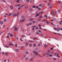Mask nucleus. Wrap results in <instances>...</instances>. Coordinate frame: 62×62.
<instances>
[{
  "mask_svg": "<svg viewBox=\"0 0 62 62\" xmlns=\"http://www.w3.org/2000/svg\"><path fill=\"white\" fill-rule=\"evenodd\" d=\"M19 13H14L13 15V17H16V16H18V15Z\"/></svg>",
  "mask_w": 62,
  "mask_h": 62,
  "instance_id": "f257e3e1",
  "label": "nucleus"
},
{
  "mask_svg": "<svg viewBox=\"0 0 62 62\" xmlns=\"http://www.w3.org/2000/svg\"><path fill=\"white\" fill-rule=\"evenodd\" d=\"M54 29L55 30H57V31H59L60 30V29L58 28H54Z\"/></svg>",
  "mask_w": 62,
  "mask_h": 62,
  "instance_id": "f03ea898",
  "label": "nucleus"
},
{
  "mask_svg": "<svg viewBox=\"0 0 62 62\" xmlns=\"http://www.w3.org/2000/svg\"><path fill=\"white\" fill-rule=\"evenodd\" d=\"M25 20V18L23 19V20H21L20 21V22H24Z\"/></svg>",
  "mask_w": 62,
  "mask_h": 62,
  "instance_id": "7ed1b4c3",
  "label": "nucleus"
},
{
  "mask_svg": "<svg viewBox=\"0 0 62 62\" xmlns=\"http://www.w3.org/2000/svg\"><path fill=\"white\" fill-rule=\"evenodd\" d=\"M16 26H15V30L16 31H17V30H18V28H16Z\"/></svg>",
  "mask_w": 62,
  "mask_h": 62,
  "instance_id": "20e7f679",
  "label": "nucleus"
},
{
  "mask_svg": "<svg viewBox=\"0 0 62 62\" xmlns=\"http://www.w3.org/2000/svg\"><path fill=\"white\" fill-rule=\"evenodd\" d=\"M8 44L9 45H10V46H11V45H13V46H14V45L11 43H10V44Z\"/></svg>",
  "mask_w": 62,
  "mask_h": 62,
  "instance_id": "39448f33",
  "label": "nucleus"
},
{
  "mask_svg": "<svg viewBox=\"0 0 62 62\" xmlns=\"http://www.w3.org/2000/svg\"><path fill=\"white\" fill-rule=\"evenodd\" d=\"M39 14H37L36 15V17H37L38 16H39Z\"/></svg>",
  "mask_w": 62,
  "mask_h": 62,
  "instance_id": "423d86ee",
  "label": "nucleus"
},
{
  "mask_svg": "<svg viewBox=\"0 0 62 62\" xmlns=\"http://www.w3.org/2000/svg\"><path fill=\"white\" fill-rule=\"evenodd\" d=\"M54 34H58V35H60L61 36H62V35L59 34V33H58L57 34H56V33H54Z\"/></svg>",
  "mask_w": 62,
  "mask_h": 62,
  "instance_id": "0eeeda50",
  "label": "nucleus"
},
{
  "mask_svg": "<svg viewBox=\"0 0 62 62\" xmlns=\"http://www.w3.org/2000/svg\"><path fill=\"white\" fill-rule=\"evenodd\" d=\"M56 15V12H55L53 13V15L54 16L55 15Z\"/></svg>",
  "mask_w": 62,
  "mask_h": 62,
  "instance_id": "6e6552de",
  "label": "nucleus"
},
{
  "mask_svg": "<svg viewBox=\"0 0 62 62\" xmlns=\"http://www.w3.org/2000/svg\"><path fill=\"white\" fill-rule=\"evenodd\" d=\"M30 11H33V9L32 8H30Z\"/></svg>",
  "mask_w": 62,
  "mask_h": 62,
  "instance_id": "1a4fd4ad",
  "label": "nucleus"
},
{
  "mask_svg": "<svg viewBox=\"0 0 62 62\" xmlns=\"http://www.w3.org/2000/svg\"><path fill=\"white\" fill-rule=\"evenodd\" d=\"M46 54L47 55H49V53H46Z\"/></svg>",
  "mask_w": 62,
  "mask_h": 62,
  "instance_id": "9d476101",
  "label": "nucleus"
},
{
  "mask_svg": "<svg viewBox=\"0 0 62 62\" xmlns=\"http://www.w3.org/2000/svg\"><path fill=\"white\" fill-rule=\"evenodd\" d=\"M39 7H41L42 6V4H39Z\"/></svg>",
  "mask_w": 62,
  "mask_h": 62,
  "instance_id": "9b49d317",
  "label": "nucleus"
},
{
  "mask_svg": "<svg viewBox=\"0 0 62 62\" xmlns=\"http://www.w3.org/2000/svg\"><path fill=\"white\" fill-rule=\"evenodd\" d=\"M39 32H40L41 34H42V32H41V31H40V30H39Z\"/></svg>",
  "mask_w": 62,
  "mask_h": 62,
  "instance_id": "f8f14e48",
  "label": "nucleus"
},
{
  "mask_svg": "<svg viewBox=\"0 0 62 62\" xmlns=\"http://www.w3.org/2000/svg\"><path fill=\"white\" fill-rule=\"evenodd\" d=\"M46 22L47 23H49V21L48 20L46 21Z\"/></svg>",
  "mask_w": 62,
  "mask_h": 62,
  "instance_id": "ddd939ff",
  "label": "nucleus"
},
{
  "mask_svg": "<svg viewBox=\"0 0 62 62\" xmlns=\"http://www.w3.org/2000/svg\"><path fill=\"white\" fill-rule=\"evenodd\" d=\"M34 19V18H31L29 19V21H32V20Z\"/></svg>",
  "mask_w": 62,
  "mask_h": 62,
  "instance_id": "4468645a",
  "label": "nucleus"
},
{
  "mask_svg": "<svg viewBox=\"0 0 62 62\" xmlns=\"http://www.w3.org/2000/svg\"><path fill=\"white\" fill-rule=\"evenodd\" d=\"M24 16H21L22 18H23H23H24Z\"/></svg>",
  "mask_w": 62,
  "mask_h": 62,
  "instance_id": "2eb2a0df",
  "label": "nucleus"
},
{
  "mask_svg": "<svg viewBox=\"0 0 62 62\" xmlns=\"http://www.w3.org/2000/svg\"><path fill=\"white\" fill-rule=\"evenodd\" d=\"M48 5L49 6H51V3H49L48 4Z\"/></svg>",
  "mask_w": 62,
  "mask_h": 62,
  "instance_id": "dca6fc26",
  "label": "nucleus"
},
{
  "mask_svg": "<svg viewBox=\"0 0 62 62\" xmlns=\"http://www.w3.org/2000/svg\"><path fill=\"white\" fill-rule=\"evenodd\" d=\"M36 34H37L40 35V34L39 33V32H38V31H37L36 32Z\"/></svg>",
  "mask_w": 62,
  "mask_h": 62,
  "instance_id": "f3484780",
  "label": "nucleus"
},
{
  "mask_svg": "<svg viewBox=\"0 0 62 62\" xmlns=\"http://www.w3.org/2000/svg\"><path fill=\"white\" fill-rule=\"evenodd\" d=\"M29 43L28 42L26 43H25V45H28Z\"/></svg>",
  "mask_w": 62,
  "mask_h": 62,
  "instance_id": "a211bd4d",
  "label": "nucleus"
},
{
  "mask_svg": "<svg viewBox=\"0 0 62 62\" xmlns=\"http://www.w3.org/2000/svg\"><path fill=\"white\" fill-rule=\"evenodd\" d=\"M10 37H13V35L12 34H11L10 35Z\"/></svg>",
  "mask_w": 62,
  "mask_h": 62,
  "instance_id": "6ab92c4d",
  "label": "nucleus"
},
{
  "mask_svg": "<svg viewBox=\"0 0 62 62\" xmlns=\"http://www.w3.org/2000/svg\"><path fill=\"white\" fill-rule=\"evenodd\" d=\"M30 1V0H26V2H29V1Z\"/></svg>",
  "mask_w": 62,
  "mask_h": 62,
  "instance_id": "aec40b11",
  "label": "nucleus"
},
{
  "mask_svg": "<svg viewBox=\"0 0 62 62\" xmlns=\"http://www.w3.org/2000/svg\"><path fill=\"white\" fill-rule=\"evenodd\" d=\"M2 54H5V53L4 52H2Z\"/></svg>",
  "mask_w": 62,
  "mask_h": 62,
  "instance_id": "412c9836",
  "label": "nucleus"
},
{
  "mask_svg": "<svg viewBox=\"0 0 62 62\" xmlns=\"http://www.w3.org/2000/svg\"><path fill=\"white\" fill-rule=\"evenodd\" d=\"M45 16L46 18H48V16H47L46 15H45Z\"/></svg>",
  "mask_w": 62,
  "mask_h": 62,
  "instance_id": "4be33fe9",
  "label": "nucleus"
},
{
  "mask_svg": "<svg viewBox=\"0 0 62 62\" xmlns=\"http://www.w3.org/2000/svg\"><path fill=\"white\" fill-rule=\"evenodd\" d=\"M4 22H7V20L6 19H5L4 20Z\"/></svg>",
  "mask_w": 62,
  "mask_h": 62,
  "instance_id": "5701e85b",
  "label": "nucleus"
},
{
  "mask_svg": "<svg viewBox=\"0 0 62 62\" xmlns=\"http://www.w3.org/2000/svg\"><path fill=\"white\" fill-rule=\"evenodd\" d=\"M28 59V58L26 57V58H25V60H27Z\"/></svg>",
  "mask_w": 62,
  "mask_h": 62,
  "instance_id": "b1692460",
  "label": "nucleus"
},
{
  "mask_svg": "<svg viewBox=\"0 0 62 62\" xmlns=\"http://www.w3.org/2000/svg\"><path fill=\"white\" fill-rule=\"evenodd\" d=\"M10 8L11 9H12L13 8V7L12 6H11L10 7Z\"/></svg>",
  "mask_w": 62,
  "mask_h": 62,
  "instance_id": "393cba45",
  "label": "nucleus"
},
{
  "mask_svg": "<svg viewBox=\"0 0 62 62\" xmlns=\"http://www.w3.org/2000/svg\"><path fill=\"white\" fill-rule=\"evenodd\" d=\"M29 46H30V47H32V45L31 44H30L29 45Z\"/></svg>",
  "mask_w": 62,
  "mask_h": 62,
  "instance_id": "a878e982",
  "label": "nucleus"
},
{
  "mask_svg": "<svg viewBox=\"0 0 62 62\" xmlns=\"http://www.w3.org/2000/svg\"><path fill=\"white\" fill-rule=\"evenodd\" d=\"M24 6V5H21V6H20L19 7H20V8H21V7H23Z\"/></svg>",
  "mask_w": 62,
  "mask_h": 62,
  "instance_id": "bb28decb",
  "label": "nucleus"
},
{
  "mask_svg": "<svg viewBox=\"0 0 62 62\" xmlns=\"http://www.w3.org/2000/svg\"><path fill=\"white\" fill-rule=\"evenodd\" d=\"M33 46L34 47H35V46H36V44H34L33 45Z\"/></svg>",
  "mask_w": 62,
  "mask_h": 62,
  "instance_id": "cd10ccee",
  "label": "nucleus"
},
{
  "mask_svg": "<svg viewBox=\"0 0 62 62\" xmlns=\"http://www.w3.org/2000/svg\"><path fill=\"white\" fill-rule=\"evenodd\" d=\"M48 53H50V52H51V51H50V50H48Z\"/></svg>",
  "mask_w": 62,
  "mask_h": 62,
  "instance_id": "c85d7f7f",
  "label": "nucleus"
},
{
  "mask_svg": "<svg viewBox=\"0 0 62 62\" xmlns=\"http://www.w3.org/2000/svg\"><path fill=\"white\" fill-rule=\"evenodd\" d=\"M51 54H54V52H51Z\"/></svg>",
  "mask_w": 62,
  "mask_h": 62,
  "instance_id": "c756f323",
  "label": "nucleus"
},
{
  "mask_svg": "<svg viewBox=\"0 0 62 62\" xmlns=\"http://www.w3.org/2000/svg\"><path fill=\"white\" fill-rule=\"evenodd\" d=\"M38 46L39 47L40 46V44H38Z\"/></svg>",
  "mask_w": 62,
  "mask_h": 62,
  "instance_id": "7c9ffc66",
  "label": "nucleus"
},
{
  "mask_svg": "<svg viewBox=\"0 0 62 62\" xmlns=\"http://www.w3.org/2000/svg\"><path fill=\"white\" fill-rule=\"evenodd\" d=\"M24 35H23L22 36V38H24Z\"/></svg>",
  "mask_w": 62,
  "mask_h": 62,
  "instance_id": "2f4dec72",
  "label": "nucleus"
},
{
  "mask_svg": "<svg viewBox=\"0 0 62 62\" xmlns=\"http://www.w3.org/2000/svg\"><path fill=\"white\" fill-rule=\"evenodd\" d=\"M38 52H35V54H38Z\"/></svg>",
  "mask_w": 62,
  "mask_h": 62,
  "instance_id": "473e14b6",
  "label": "nucleus"
},
{
  "mask_svg": "<svg viewBox=\"0 0 62 62\" xmlns=\"http://www.w3.org/2000/svg\"><path fill=\"white\" fill-rule=\"evenodd\" d=\"M34 29H35L34 28H32V30H33V31H34Z\"/></svg>",
  "mask_w": 62,
  "mask_h": 62,
  "instance_id": "72a5a7b5",
  "label": "nucleus"
},
{
  "mask_svg": "<svg viewBox=\"0 0 62 62\" xmlns=\"http://www.w3.org/2000/svg\"><path fill=\"white\" fill-rule=\"evenodd\" d=\"M29 53H28V52H27L26 53V54H28Z\"/></svg>",
  "mask_w": 62,
  "mask_h": 62,
  "instance_id": "f704fd0d",
  "label": "nucleus"
},
{
  "mask_svg": "<svg viewBox=\"0 0 62 62\" xmlns=\"http://www.w3.org/2000/svg\"><path fill=\"white\" fill-rule=\"evenodd\" d=\"M41 19H38V21H40Z\"/></svg>",
  "mask_w": 62,
  "mask_h": 62,
  "instance_id": "c9c22d12",
  "label": "nucleus"
},
{
  "mask_svg": "<svg viewBox=\"0 0 62 62\" xmlns=\"http://www.w3.org/2000/svg\"><path fill=\"white\" fill-rule=\"evenodd\" d=\"M53 60H56V59L55 58H54L53 59Z\"/></svg>",
  "mask_w": 62,
  "mask_h": 62,
  "instance_id": "e433bc0d",
  "label": "nucleus"
},
{
  "mask_svg": "<svg viewBox=\"0 0 62 62\" xmlns=\"http://www.w3.org/2000/svg\"><path fill=\"white\" fill-rule=\"evenodd\" d=\"M29 41V42H34V41Z\"/></svg>",
  "mask_w": 62,
  "mask_h": 62,
  "instance_id": "4c0bfd02",
  "label": "nucleus"
},
{
  "mask_svg": "<svg viewBox=\"0 0 62 62\" xmlns=\"http://www.w3.org/2000/svg\"><path fill=\"white\" fill-rule=\"evenodd\" d=\"M53 56V55H51V54H50L49 55V56Z\"/></svg>",
  "mask_w": 62,
  "mask_h": 62,
  "instance_id": "58836bf2",
  "label": "nucleus"
},
{
  "mask_svg": "<svg viewBox=\"0 0 62 62\" xmlns=\"http://www.w3.org/2000/svg\"><path fill=\"white\" fill-rule=\"evenodd\" d=\"M33 8H36V6H32Z\"/></svg>",
  "mask_w": 62,
  "mask_h": 62,
  "instance_id": "ea45409f",
  "label": "nucleus"
},
{
  "mask_svg": "<svg viewBox=\"0 0 62 62\" xmlns=\"http://www.w3.org/2000/svg\"><path fill=\"white\" fill-rule=\"evenodd\" d=\"M45 47H46H46H47V45H45Z\"/></svg>",
  "mask_w": 62,
  "mask_h": 62,
  "instance_id": "a19ab883",
  "label": "nucleus"
},
{
  "mask_svg": "<svg viewBox=\"0 0 62 62\" xmlns=\"http://www.w3.org/2000/svg\"><path fill=\"white\" fill-rule=\"evenodd\" d=\"M0 23L1 24H3V22L2 21L1 22H0Z\"/></svg>",
  "mask_w": 62,
  "mask_h": 62,
  "instance_id": "79ce46f5",
  "label": "nucleus"
},
{
  "mask_svg": "<svg viewBox=\"0 0 62 62\" xmlns=\"http://www.w3.org/2000/svg\"><path fill=\"white\" fill-rule=\"evenodd\" d=\"M39 28H38V27H37L36 28V29H38Z\"/></svg>",
  "mask_w": 62,
  "mask_h": 62,
  "instance_id": "37998d69",
  "label": "nucleus"
},
{
  "mask_svg": "<svg viewBox=\"0 0 62 62\" xmlns=\"http://www.w3.org/2000/svg\"><path fill=\"white\" fill-rule=\"evenodd\" d=\"M45 21H46V20H45V19H44V20L42 21V22H45Z\"/></svg>",
  "mask_w": 62,
  "mask_h": 62,
  "instance_id": "c03bdc74",
  "label": "nucleus"
},
{
  "mask_svg": "<svg viewBox=\"0 0 62 62\" xmlns=\"http://www.w3.org/2000/svg\"><path fill=\"white\" fill-rule=\"evenodd\" d=\"M41 9V8H38V10H40V9Z\"/></svg>",
  "mask_w": 62,
  "mask_h": 62,
  "instance_id": "a18cd8bd",
  "label": "nucleus"
},
{
  "mask_svg": "<svg viewBox=\"0 0 62 62\" xmlns=\"http://www.w3.org/2000/svg\"><path fill=\"white\" fill-rule=\"evenodd\" d=\"M38 26L39 27H40V26H41V25H38Z\"/></svg>",
  "mask_w": 62,
  "mask_h": 62,
  "instance_id": "49530a36",
  "label": "nucleus"
},
{
  "mask_svg": "<svg viewBox=\"0 0 62 62\" xmlns=\"http://www.w3.org/2000/svg\"><path fill=\"white\" fill-rule=\"evenodd\" d=\"M11 13L9 14V16H11Z\"/></svg>",
  "mask_w": 62,
  "mask_h": 62,
  "instance_id": "de8ad7c7",
  "label": "nucleus"
},
{
  "mask_svg": "<svg viewBox=\"0 0 62 62\" xmlns=\"http://www.w3.org/2000/svg\"><path fill=\"white\" fill-rule=\"evenodd\" d=\"M35 50H38V48L36 47L35 49Z\"/></svg>",
  "mask_w": 62,
  "mask_h": 62,
  "instance_id": "09e8293b",
  "label": "nucleus"
},
{
  "mask_svg": "<svg viewBox=\"0 0 62 62\" xmlns=\"http://www.w3.org/2000/svg\"><path fill=\"white\" fill-rule=\"evenodd\" d=\"M6 55H8V53H6L5 54Z\"/></svg>",
  "mask_w": 62,
  "mask_h": 62,
  "instance_id": "8fccbe9b",
  "label": "nucleus"
},
{
  "mask_svg": "<svg viewBox=\"0 0 62 62\" xmlns=\"http://www.w3.org/2000/svg\"><path fill=\"white\" fill-rule=\"evenodd\" d=\"M19 0H18L17 1V2L18 3H19Z\"/></svg>",
  "mask_w": 62,
  "mask_h": 62,
  "instance_id": "3c124183",
  "label": "nucleus"
},
{
  "mask_svg": "<svg viewBox=\"0 0 62 62\" xmlns=\"http://www.w3.org/2000/svg\"><path fill=\"white\" fill-rule=\"evenodd\" d=\"M58 11L59 12H60V10H58Z\"/></svg>",
  "mask_w": 62,
  "mask_h": 62,
  "instance_id": "603ef678",
  "label": "nucleus"
},
{
  "mask_svg": "<svg viewBox=\"0 0 62 62\" xmlns=\"http://www.w3.org/2000/svg\"><path fill=\"white\" fill-rule=\"evenodd\" d=\"M15 46L16 47H17V44H16Z\"/></svg>",
  "mask_w": 62,
  "mask_h": 62,
  "instance_id": "864d4df0",
  "label": "nucleus"
},
{
  "mask_svg": "<svg viewBox=\"0 0 62 62\" xmlns=\"http://www.w3.org/2000/svg\"><path fill=\"white\" fill-rule=\"evenodd\" d=\"M20 4H18L17 5L18 7H19L20 6Z\"/></svg>",
  "mask_w": 62,
  "mask_h": 62,
  "instance_id": "5fc2aeb1",
  "label": "nucleus"
},
{
  "mask_svg": "<svg viewBox=\"0 0 62 62\" xmlns=\"http://www.w3.org/2000/svg\"><path fill=\"white\" fill-rule=\"evenodd\" d=\"M23 46H22L21 47V49H23Z\"/></svg>",
  "mask_w": 62,
  "mask_h": 62,
  "instance_id": "6e6d98bb",
  "label": "nucleus"
},
{
  "mask_svg": "<svg viewBox=\"0 0 62 62\" xmlns=\"http://www.w3.org/2000/svg\"><path fill=\"white\" fill-rule=\"evenodd\" d=\"M15 7H17L18 6L17 5H15Z\"/></svg>",
  "mask_w": 62,
  "mask_h": 62,
  "instance_id": "4d7b16f0",
  "label": "nucleus"
},
{
  "mask_svg": "<svg viewBox=\"0 0 62 62\" xmlns=\"http://www.w3.org/2000/svg\"><path fill=\"white\" fill-rule=\"evenodd\" d=\"M37 39V38H34L33 39Z\"/></svg>",
  "mask_w": 62,
  "mask_h": 62,
  "instance_id": "13d9d810",
  "label": "nucleus"
},
{
  "mask_svg": "<svg viewBox=\"0 0 62 62\" xmlns=\"http://www.w3.org/2000/svg\"><path fill=\"white\" fill-rule=\"evenodd\" d=\"M56 19H55V18H53V20L54 21V20H55Z\"/></svg>",
  "mask_w": 62,
  "mask_h": 62,
  "instance_id": "bf43d9fd",
  "label": "nucleus"
},
{
  "mask_svg": "<svg viewBox=\"0 0 62 62\" xmlns=\"http://www.w3.org/2000/svg\"><path fill=\"white\" fill-rule=\"evenodd\" d=\"M16 50L17 51V52H19V50H18V49H16Z\"/></svg>",
  "mask_w": 62,
  "mask_h": 62,
  "instance_id": "052dcab7",
  "label": "nucleus"
},
{
  "mask_svg": "<svg viewBox=\"0 0 62 62\" xmlns=\"http://www.w3.org/2000/svg\"><path fill=\"white\" fill-rule=\"evenodd\" d=\"M57 56H59V54H57Z\"/></svg>",
  "mask_w": 62,
  "mask_h": 62,
  "instance_id": "680f3d73",
  "label": "nucleus"
},
{
  "mask_svg": "<svg viewBox=\"0 0 62 62\" xmlns=\"http://www.w3.org/2000/svg\"><path fill=\"white\" fill-rule=\"evenodd\" d=\"M53 47H52L50 48V49L52 50H53Z\"/></svg>",
  "mask_w": 62,
  "mask_h": 62,
  "instance_id": "e2e57ef3",
  "label": "nucleus"
},
{
  "mask_svg": "<svg viewBox=\"0 0 62 62\" xmlns=\"http://www.w3.org/2000/svg\"><path fill=\"white\" fill-rule=\"evenodd\" d=\"M22 32H24V30H22Z\"/></svg>",
  "mask_w": 62,
  "mask_h": 62,
  "instance_id": "0e129e2a",
  "label": "nucleus"
},
{
  "mask_svg": "<svg viewBox=\"0 0 62 62\" xmlns=\"http://www.w3.org/2000/svg\"><path fill=\"white\" fill-rule=\"evenodd\" d=\"M28 8V7H24V8Z\"/></svg>",
  "mask_w": 62,
  "mask_h": 62,
  "instance_id": "69168bd1",
  "label": "nucleus"
},
{
  "mask_svg": "<svg viewBox=\"0 0 62 62\" xmlns=\"http://www.w3.org/2000/svg\"><path fill=\"white\" fill-rule=\"evenodd\" d=\"M43 12H41V14H42V13H43Z\"/></svg>",
  "mask_w": 62,
  "mask_h": 62,
  "instance_id": "338daca9",
  "label": "nucleus"
},
{
  "mask_svg": "<svg viewBox=\"0 0 62 62\" xmlns=\"http://www.w3.org/2000/svg\"><path fill=\"white\" fill-rule=\"evenodd\" d=\"M60 30H62V28L60 29Z\"/></svg>",
  "mask_w": 62,
  "mask_h": 62,
  "instance_id": "774afa93",
  "label": "nucleus"
}]
</instances>
